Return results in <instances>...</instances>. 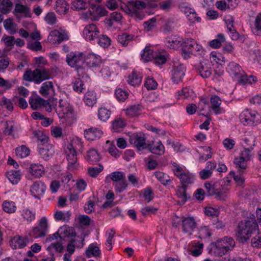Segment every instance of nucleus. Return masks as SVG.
I'll return each mask as SVG.
<instances>
[{
    "label": "nucleus",
    "mask_w": 261,
    "mask_h": 261,
    "mask_svg": "<svg viewBox=\"0 0 261 261\" xmlns=\"http://www.w3.org/2000/svg\"><path fill=\"white\" fill-rule=\"evenodd\" d=\"M238 229V240L242 243L246 242L252 234L258 230V225L254 215L250 213L246 219L239 223Z\"/></svg>",
    "instance_id": "f257e3e1"
},
{
    "label": "nucleus",
    "mask_w": 261,
    "mask_h": 261,
    "mask_svg": "<svg viewBox=\"0 0 261 261\" xmlns=\"http://www.w3.org/2000/svg\"><path fill=\"white\" fill-rule=\"evenodd\" d=\"M191 55L202 58L205 55L202 46L192 39H187L182 44V56L184 59H189Z\"/></svg>",
    "instance_id": "f03ea898"
},
{
    "label": "nucleus",
    "mask_w": 261,
    "mask_h": 261,
    "mask_svg": "<svg viewBox=\"0 0 261 261\" xmlns=\"http://www.w3.org/2000/svg\"><path fill=\"white\" fill-rule=\"evenodd\" d=\"M66 62L80 74L85 72V58L83 53L71 52L66 55Z\"/></svg>",
    "instance_id": "7ed1b4c3"
},
{
    "label": "nucleus",
    "mask_w": 261,
    "mask_h": 261,
    "mask_svg": "<svg viewBox=\"0 0 261 261\" xmlns=\"http://www.w3.org/2000/svg\"><path fill=\"white\" fill-rule=\"evenodd\" d=\"M23 79L27 81H34L39 84L43 81L50 78V72L48 69L44 68H37L33 71L27 70L23 74Z\"/></svg>",
    "instance_id": "20e7f679"
},
{
    "label": "nucleus",
    "mask_w": 261,
    "mask_h": 261,
    "mask_svg": "<svg viewBox=\"0 0 261 261\" xmlns=\"http://www.w3.org/2000/svg\"><path fill=\"white\" fill-rule=\"evenodd\" d=\"M220 182H215L213 184L206 182L204 184V187L206 190L208 195H215L216 198L219 200H225L227 197L226 193L229 189L225 186H221Z\"/></svg>",
    "instance_id": "39448f33"
},
{
    "label": "nucleus",
    "mask_w": 261,
    "mask_h": 261,
    "mask_svg": "<svg viewBox=\"0 0 261 261\" xmlns=\"http://www.w3.org/2000/svg\"><path fill=\"white\" fill-rule=\"evenodd\" d=\"M145 7L146 4L144 2L140 1H132L129 2L127 5L125 6L124 11L131 16H134L141 20L143 19L144 14L140 10L145 8Z\"/></svg>",
    "instance_id": "423d86ee"
},
{
    "label": "nucleus",
    "mask_w": 261,
    "mask_h": 261,
    "mask_svg": "<svg viewBox=\"0 0 261 261\" xmlns=\"http://www.w3.org/2000/svg\"><path fill=\"white\" fill-rule=\"evenodd\" d=\"M240 118L244 124L256 125L261 122V116L255 111L247 110L240 115Z\"/></svg>",
    "instance_id": "0eeeda50"
},
{
    "label": "nucleus",
    "mask_w": 261,
    "mask_h": 261,
    "mask_svg": "<svg viewBox=\"0 0 261 261\" xmlns=\"http://www.w3.org/2000/svg\"><path fill=\"white\" fill-rule=\"evenodd\" d=\"M174 167V172L175 175L180 180L182 186H187L186 185L191 184L194 180V176L189 171L185 172L182 168L178 164L174 163L173 164Z\"/></svg>",
    "instance_id": "6e6552de"
},
{
    "label": "nucleus",
    "mask_w": 261,
    "mask_h": 261,
    "mask_svg": "<svg viewBox=\"0 0 261 261\" xmlns=\"http://www.w3.org/2000/svg\"><path fill=\"white\" fill-rule=\"evenodd\" d=\"M47 227V219L45 217H42L40 219L38 225L34 228L29 234L35 238L44 237L46 235Z\"/></svg>",
    "instance_id": "1a4fd4ad"
},
{
    "label": "nucleus",
    "mask_w": 261,
    "mask_h": 261,
    "mask_svg": "<svg viewBox=\"0 0 261 261\" xmlns=\"http://www.w3.org/2000/svg\"><path fill=\"white\" fill-rule=\"evenodd\" d=\"M244 141V142L250 141V143H247V145H245L244 149L241 151L240 156L248 162L251 160L253 155L252 151L255 145V140L253 137L250 136L249 138H245Z\"/></svg>",
    "instance_id": "9d476101"
},
{
    "label": "nucleus",
    "mask_w": 261,
    "mask_h": 261,
    "mask_svg": "<svg viewBox=\"0 0 261 261\" xmlns=\"http://www.w3.org/2000/svg\"><path fill=\"white\" fill-rule=\"evenodd\" d=\"M129 143L134 145L139 150L146 148L147 144L143 134L134 133L129 137Z\"/></svg>",
    "instance_id": "9b49d317"
},
{
    "label": "nucleus",
    "mask_w": 261,
    "mask_h": 261,
    "mask_svg": "<svg viewBox=\"0 0 261 261\" xmlns=\"http://www.w3.org/2000/svg\"><path fill=\"white\" fill-rule=\"evenodd\" d=\"M185 68L183 64L174 62L172 77V81L174 83L178 84L182 81L185 74Z\"/></svg>",
    "instance_id": "f8f14e48"
},
{
    "label": "nucleus",
    "mask_w": 261,
    "mask_h": 261,
    "mask_svg": "<svg viewBox=\"0 0 261 261\" xmlns=\"http://www.w3.org/2000/svg\"><path fill=\"white\" fill-rule=\"evenodd\" d=\"M83 34L86 39L92 41L99 36V31L96 25L92 23L86 25Z\"/></svg>",
    "instance_id": "ddd939ff"
},
{
    "label": "nucleus",
    "mask_w": 261,
    "mask_h": 261,
    "mask_svg": "<svg viewBox=\"0 0 261 261\" xmlns=\"http://www.w3.org/2000/svg\"><path fill=\"white\" fill-rule=\"evenodd\" d=\"M182 229L184 232L191 235L196 227V223L193 217H182L181 219Z\"/></svg>",
    "instance_id": "4468645a"
},
{
    "label": "nucleus",
    "mask_w": 261,
    "mask_h": 261,
    "mask_svg": "<svg viewBox=\"0 0 261 261\" xmlns=\"http://www.w3.org/2000/svg\"><path fill=\"white\" fill-rule=\"evenodd\" d=\"M29 242L27 236H16L11 239L10 245L13 249H21L25 247Z\"/></svg>",
    "instance_id": "2eb2a0df"
},
{
    "label": "nucleus",
    "mask_w": 261,
    "mask_h": 261,
    "mask_svg": "<svg viewBox=\"0 0 261 261\" xmlns=\"http://www.w3.org/2000/svg\"><path fill=\"white\" fill-rule=\"evenodd\" d=\"M107 11L104 7L97 6L95 5L91 4L88 11L91 19L93 20H97L103 16L107 14Z\"/></svg>",
    "instance_id": "dca6fc26"
},
{
    "label": "nucleus",
    "mask_w": 261,
    "mask_h": 261,
    "mask_svg": "<svg viewBox=\"0 0 261 261\" xmlns=\"http://www.w3.org/2000/svg\"><path fill=\"white\" fill-rule=\"evenodd\" d=\"M196 69L203 78H207L212 74L211 64L208 61H202L200 62L195 66Z\"/></svg>",
    "instance_id": "f3484780"
},
{
    "label": "nucleus",
    "mask_w": 261,
    "mask_h": 261,
    "mask_svg": "<svg viewBox=\"0 0 261 261\" xmlns=\"http://www.w3.org/2000/svg\"><path fill=\"white\" fill-rule=\"evenodd\" d=\"M54 148L50 144L39 145V153L44 160H49L54 153Z\"/></svg>",
    "instance_id": "a211bd4d"
},
{
    "label": "nucleus",
    "mask_w": 261,
    "mask_h": 261,
    "mask_svg": "<svg viewBox=\"0 0 261 261\" xmlns=\"http://www.w3.org/2000/svg\"><path fill=\"white\" fill-rule=\"evenodd\" d=\"M67 39V36L58 30H54L50 32L48 36V40L53 44L60 43L63 40Z\"/></svg>",
    "instance_id": "6ab92c4d"
},
{
    "label": "nucleus",
    "mask_w": 261,
    "mask_h": 261,
    "mask_svg": "<svg viewBox=\"0 0 261 261\" xmlns=\"http://www.w3.org/2000/svg\"><path fill=\"white\" fill-rule=\"evenodd\" d=\"M102 135V132L96 127H91L84 132V136L88 140H94L99 139Z\"/></svg>",
    "instance_id": "aec40b11"
},
{
    "label": "nucleus",
    "mask_w": 261,
    "mask_h": 261,
    "mask_svg": "<svg viewBox=\"0 0 261 261\" xmlns=\"http://www.w3.org/2000/svg\"><path fill=\"white\" fill-rule=\"evenodd\" d=\"M46 186L45 184L41 181H37L34 182L31 186L30 191L35 197L42 195L45 192Z\"/></svg>",
    "instance_id": "412c9836"
},
{
    "label": "nucleus",
    "mask_w": 261,
    "mask_h": 261,
    "mask_svg": "<svg viewBox=\"0 0 261 261\" xmlns=\"http://www.w3.org/2000/svg\"><path fill=\"white\" fill-rule=\"evenodd\" d=\"M152 153L161 155L164 153L165 148L161 141L153 142L151 144H147V147Z\"/></svg>",
    "instance_id": "4be33fe9"
},
{
    "label": "nucleus",
    "mask_w": 261,
    "mask_h": 261,
    "mask_svg": "<svg viewBox=\"0 0 261 261\" xmlns=\"http://www.w3.org/2000/svg\"><path fill=\"white\" fill-rule=\"evenodd\" d=\"M186 191L187 186H178L176 190V194L180 199V201L178 202L180 205H183L190 198V196L187 194Z\"/></svg>",
    "instance_id": "5701e85b"
},
{
    "label": "nucleus",
    "mask_w": 261,
    "mask_h": 261,
    "mask_svg": "<svg viewBox=\"0 0 261 261\" xmlns=\"http://www.w3.org/2000/svg\"><path fill=\"white\" fill-rule=\"evenodd\" d=\"M143 109L141 105H132L125 110V114L131 118L138 117L141 114Z\"/></svg>",
    "instance_id": "b1692460"
},
{
    "label": "nucleus",
    "mask_w": 261,
    "mask_h": 261,
    "mask_svg": "<svg viewBox=\"0 0 261 261\" xmlns=\"http://www.w3.org/2000/svg\"><path fill=\"white\" fill-rule=\"evenodd\" d=\"M220 248H224L230 250V248L234 246V241L231 237H226L221 240H218L216 243Z\"/></svg>",
    "instance_id": "393cba45"
},
{
    "label": "nucleus",
    "mask_w": 261,
    "mask_h": 261,
    "mask_svg": "<svg viewBox=\"0 0 261 261\" xmlns=\"http://www.w3.org/2000/svg\"><path fill=\"white\" fill-rule=\"evenodd\" d=\"M228 69L232 75L239 79L242 76L243 74H244V72L241 67L238 64L234 62H231L229 63Z\"/></svg>",
    "instance_id": "a878e982"
},
{
    "label": "nucleus",
    "mask_w": 261,
    "mask_h": 261,
    "mask_svg": "<svg viewBox=\"0 0 261 261\" xmlns=\"http://www.w3.org/2000/svg\"><path fill=\"white\" fill-rule=\"evenodd\" d=\"M59 112L62 113V117L68 120L69 123H72L75 119L73 109L69 104L68 107L63 108L61 110H59Z\"/></svg>",
    "instance_id": "bb28decb"
},
{
    "label": "nucleus",
    "mask_w": 261,
    "mask_h": 261,
    "mask_svg": "<svg viewBox=\"0 0 261 261\" xmlns=\"http://www.w3.org/2000/svg\"><path fill=\"white\" fill-rule=\"evenodd\" d=\"M29 172L33 176L36 178H39L44 174L43 166L39 164H33L31 165L29 168Z\"/></svg>",
    "instance_id": "cd10ccee"
},
{
    "label": "nucleus",
    "mask_w": 261,
    "mask_h": 261,
    "mask_svg": "<svg viewBox=\"0 0 261 261\" xmlns=\"http://www.w3.org/2000/svg\"><path fill=\"white\" fill-rule=\"evenodd\" d=\"M212 108L216 114H219L221 113V108L220 106L221 103V99L217 95H213L211 98Z\"/></svg>",
    "instance_id": "c85d7f7f"
},
{
    "label": "nucleus",
    "mask_w": 261,
    "mask_h": 261,
    "mask_svg": "<svg viewBox=\"0 0 261 261\" xmlns=\"http://www.w3.org/2000/svg\"><path fill=\"white\" fill-rule=\"evenodd\" d=\"M101 254V251L99 247L93 243L90 244L86 251V255L87 257H99Z\"/></svg>",
    "instance_id": "c756f323"
},
{
    "label": "nucleus",
    "mask_w": 261,
    "mask_h": 261,
    "mask_svg": "<svg viewBox=\"0 0 261 261\" xmlns=\"http://www.w3.org/2000/svg\"><path fill=\"white\" fill-rule=\"evenodd\" d=\"M86 66L89 67H97L100 63L99 58L97 57L94 54H90L85 59Z\"/></svg>",
    "instance_id": "7c9ffc66"
},
{
    "label": "nucleus",
    "mask_w": 261,
    "mask_h": 261,
    "mask_svg": "<svg viewBox=\"0 0 261 261\" xmlns=\"http://www.w3.org/2000/svg\"><path fill=\"white\" fill-rule=\"evenodd\" d=\"M247 161L242 159L240 156L237 157L234 159L233 163L238 168L239 174H242L244 173L245 170L246 169L247 164Z\"/></svg>",
    "instance_id": "2f4dec72"
},
{
    "label": "nucleus",
    "mask_w": 261,
    "mask_h": 261,
    "mask_svg": "<svg viewBox=\"0 0 261 261\" xmlns=\"http://www.w3.org/2000/svg\"><path fill=\"white\" fill-rule=\"evenodd\" d=\"M86 159L88 162L92 164L98 162L100 157L97 150L91 149L87 151Z\"/></svg>",
    "instance_id": "473e14b6"
},
{
    "label": "nucleus",
    "mask_w": 261,
    "mask_h": 261,
    "mask_svg": "<svg viewBox=\"0 0 261 261\" xmlns=\"http://www.w3.org/2000/svg\"><path fill=\"white\" fill-rule=\"evenodd\" d=\"M68 9V5L65 0L57 1L55 10L57 13L60 14H64L66 13Z\"/></svg>",
    "instance_id": "72a5a7b5"
},
{
    "label": "nucleus",
    "mask_w": 261,
    "mask_h": 261,
    "mask_svg": "<svg viewBox=\"0 0 261 261\" xmlns=\"http://www.w3.org/2000/svg\"><path fill=\"white\" fill-rule=\"evenodd\" d=\"M155 54L156 53H154L150 47L146 46L141 54V59L145 62H149L153 60Z\"/></svg>",
    "instance_id": "f704fd0d"
},
{
    "label": "nucleus",
    "mask_w": 261,
    "mask_h": 261,
    "mask_svg": "<svg viewBox=\"0 0 261 261\" xmlns=\"http://www.w3.org/2000/svg\"><path fill=\"white\" fill-rule=\"evenodd\" d=\"M84 101L90 107L93 106L96 102V96L93 91H88L85 95Z\"/></svg>",
    "instance_id": "c9c22d12"
},
{
    "label": "nucleus",
    "mask_w": 261,
    "mask_h": 261,
    "mask_svg": "<svg viewBox=\"0 0 261 261\" xmlns=\"http://www.w3.org/2000/svg\"><path fill=\"white\" fill-rule=\"evenodd\" d=\"M54 86L51 82L47 81L44 83L40 87L39 92L43 96H46L49 94L50 90H53Z\"/></svg>",
    "instance_id": "e433bc0d"
},
{
    "label": "nucleus",
    "mask_w": 261,
    "mask_h": 261,
    "mask_svg": "<svg viewBox=\"0 0 261 261\" xmlns=\"http://www.w3.org/2000/svg\"><path fill=\"white\" fill-rule=\"evenodd\" d=\"M67 149L73 150L75 152L77 151L82 153L83 152V145L80 140L79 139L72 140L69 144L67 146Z\"/></svg>",
    "instance_id": "4c0bfd02"
},
{
    "label": "nucleus",
    "mask_w": 261,
    "mask_h": 261,
    "mask_svg": "<svg viewBox=\"0 0 261 261\" xmlns=\"http://www.w3.org/2000/svg\"><path fill=\"white\" fill-rule=\"evenodd\" d=\"M141 81L142 76H139L136 71H133L132 75H129L127 80L128 83L133 86L139 85Z\"/></svg>",
    "instance_id": "58836bf2"
},
{
    "label": "nucleus",
    "mask_w": 261,
    "mask_h": 261,
    "mask_svg": "<svg viewBox=\"0 0 261 261\" xmlns=\"http://www.w3.org/2000/svg\"><path fill=\"white\" fill-rule=\"evenodd\" d=\"M7 176L13 184H16L20 179V173L19 171H11L7 173Z\"/></svg>",
    "instance_id": "ea45409f"
},
{
    "label": "nucleus",
    "mask_w": 261,
    "mask_h": 261,
    "mask_svg": "<svg viewBox=\"0 0 261 261\" xmlns=\"http://www.w3.org/2000/svg\"><path fill=\"white\" fill-rule=\"evenodd\" d=\"M133 35H130L128 33H122L118 36V41L123 46H126L129 41L132 40Z\"/></svg>",
    "instance_id": "a19ab883"
},
{
    "label": "nucleus",
    "mask_w": 261,
    "mask_h": 261,
    "mask_svg": "<svg viewBox=\"0 0 261 261\" xmlns=\"http://www.w3.org/2000/svg\"><path fill=\"white\" fill-rule=\"evenodd\" d=\"M156 178L163 185H166L168 182H171L169 176L162 172L156 171L154 173Z\"/></svg>",
    "instance_id": "79ce46f5"
},
{
    "label": "nucleus",
    "mask_w": 261,
    "mask_h": 261,
    "mask_svg": "<svg viewBox=\"0 0 261 261\" xmlns=\"http://www.w3.org/2000/svg\"><path fill=\"white\" fill-rule=\"evenodd\" d=\"M15 152L17 156L23 158L28 156L30 154V150L26 146L22 145L16 148Z\"/></svg>",
    "instance_id": "37998d69"
},
{
    "label": "nucleus",
    "mask_w": 261,
    "mask_h": 261,
    "mask_svg": "<svg viewBox=\"0 0 261 261\" xmlns=\"http://www.w3.org/2000/svg\"><path fill=\"white\" fill-rule=\"evenodd\" d=\"M168 56V55L166 53L164 54L156 53L153 58V62L158 65L164 64L167 61Z\"/></svg>",
    "instance_id": "c03bdc74"
},
{
    "label": "nucleus",
    "mask_w": 261,
    "mask_h": 261,
    "mask_svg": "<svg viewBox=\"0 0 261 261\" xmlns=\"http://www.w3.org/2000/svg\"><path fill=\"white\" fill-rule=\"evenodd\" d=\"M44 102H46V100L41 97L31 98L29 100V103L33 110H36L38 107L42 106Z\"/></svg>",
    "instance_id": "a18cd8bd"
},
{
    "label": "nucleus",
    "mask_w": 261,
    "mask_h": 261,
    "mask_svg": "<svg viewBox=\"0 0 261 261\" xmlns=\"http://www.w3.org/2000/svg\"><path fill=\"white\" fill-rule=\"evenodd\" d=\"M88 4L83 0H76L72 3V9L76 11L86 9Z\"/></svg>",
    "instance_id": "49530a36"
},
{
    "label": "nucleus",
    "mask_w": 261,
    "mask_h": 261,
    "mask_svg": "<svg viewBox=\"0 0 261 261\" xmlns=\"http://www.w3.org/2000/svg\"><path fill=\"white\" fill-rule=\"evenodd\" d=\"M225 38L223 34H219L218 38L212 40L210 42V46L214 48H218L221 45L222 42H224Z\"/></svg>",
    "instance_id": "de8ad7c7"
},
{
    "label": "nucleus",
    "mask_w": 261,
    "mask_h": 261,
    "mask_svg": "<svg viewBox=\"0 0 261 261\" xmlns=\"http://www.w3.org/2000/svg\"><path fill=\"white\" fill-rule=\"evenodd\" d=\"M97 43L101 47L106 48L111 43V39L106 35H102L98 37Z\"/></svg>",
    "instance_id": "09e8293b"
},
{
    "label": "nucleus",
    "mask_w": 261,
    "mask_h": 261,
    "mask_svg": "<svg viewBox=\"0 0 261 261\" xmlns=\"http://www.w3.org/2000/svg\"><path fill=\"white\" fill-rule=\"evenodd\" d=\"M3 207L4 211L8 213L15 212L16 208L15 204L13 201H4L3 204Z\"/></svg>",
    "instance_id": "8fccbe9b"
},
{
    "label": "nucleus",
    "mask_w": 261,
    "mask_h": 261,
    "mask_svg": "<svg viewBox=\"0 0 261 261\" xmlns=\"http://www.w3.org/2000/svg\"><path fill=\"white\" fill-rule=\"evenodd\" d=\"M33 134L42 144H45L48 142V138L42 132L35 130L33 132Z\"/></svg>",
    "instance_id": "3c124183"
},
{
    "label": "nucleus",
    "mask_w": 261,
    "mask_h": 261,
    "mask_svg": "<svg viewBox=\"0 0 261 261\" xmlns=\"http://www.w3.org/2000/svg\"><path fill=\"white\" fill-rule=\"evenodd\" d=\"M126 125V123L123 119H118L113 121L112 128L115 132H118Z\"/></svg>",
    "instance_id": "603ef678"
},
{
    "label": "nucleus",
    "mask_w": 261,
    "mask_h": 261,
    "mask_svg": "<svg viewBox=\"0 0 261 261\" xmlns=\"http://www.w3.org/2000/svg\"><path fill=\"white\" fill-rule=\"evenodd\" d=\"M67 152V159L69 163V165H73L76 163L77 156L76 152L73 150L68 149Z\"/></svg>",
    "instance_id": "864d4df0"
},
{
    "label": "nucleus",
    "mask_w": 261,
    "mask_h": 261,
    "mask_svg": "<svg viewBox=\"0 0 261 261\" xmlns=\"http://www.w3.org/2000/svg\"><path fill=\"white\" fill-rule=\"evenodd\" d=\"M2 41L4 42L5 46L10 47V49H11L15 44V38L12 36L4 35L2 38Z\"/></svg>",
    "instance_id": "5fc2aeb1"
},
{
    "label": "nucleus",
    "mask_w": 261,
    "mask_h": 261,
    "mask_svg": "<svg viewBox=\"0 0 261 261\" xmlns=\"http://www.w3.org/2000/svg\"><path fill=\"white\" fill-rule=\"evenodd\" d=\"M114 186L116 191L122 192L126 189L128 184L125 178L115 182Z\"/></svg>",
    "instance_id": "6e6d98bb"
},
{
    "label": "nucleus",
    "mask_w": 261,
    "mask_h": 261,
    "mask_svg": "<svg viewBox=\"0 0 261 261\" xmlns=\"http://www.w3.org/2000/svg\"><path fill=\"white\" fill-rule=\"evenodd\" d=\"M106 143L107 144H110V146L108 148V151L111 154V155L113 156L115 158H118L119 157L120 152L117 149L115 144H114L110 141H107Z\"/></svg>",
    "instance_id": "4d7b16f0"
},
{
    "label": "nucleus",
    "mask_w": 261,
    "mask_h": 261,
    "mask_svg": "<svg viewBox=\"0 0 261 261\" xmlns=\"http://www.w3.org/2000/svg\"><path fill=\"white\" fill-rule=\"evenodd\" d=\"M115 94L116 98L120 101H124L128 97V95L127 91L123 90L120 88H118L116 90Z\"/></svg>",
    "instance_id": "13d9d810"
},
{
    "label": "nucleus",
    "mask_w": 261,
    "mask_h": 261,
    "mask_svg": "<svg viewBox=\"0 0 261 261\" xmlns=\"http://www.w3.org/2000/svg\"><path fill=\"white\" fill-rule=\"evenodd\" d=\"M15 11L17 13H24L25 16H30V9L25 6L17 4L15 5Z\"/></svg>",
    "instance_id": "bf43d9fd"
},
{
    "label": "nucleus",
    "mask_w": 261,
    "mask_h": 261,
    "mask_svg": "<svg viewBox=\"0 0 261 261\" xmlns=\"http://www.w3.org/2000/svg\"><path fill=\"white\" fill-rule=\"evenodd\" d=\"M111 112L107 109L101 108L98 110V117L103 121L107 120L110 116Z\"/></svg>",
    "instance_id": "052dcab7"
},
{
    "label": "nucleus",
    "mask_w": 261,
    "mask_h": 261,
    "mask_svg": "<svg viewBox=\"0 0 261 261\" xmlns=\"http://www.w3.org/2000/svg\"><path fill=\"white\" fill-rule=\"evenodd\" d=\"M0 105L10 111H12L13 110L12 102L5 96H3L0 101Z\"/></svg>",
    "instance_id": "680f3d73"
},
{
    "label": "nucleus",
    "mask_w": 261,
    "mask_h": 261,
    "mask_svg": "<svg viewBox=\"0 0 261 261\" xmlns=\"http://www.w3.org/2000/svg\"><path fill=\"white\" fill-rule=\"evenodd\" d=\"M109 176L110 179L115 182L125 178V177L124 173L120 171L113 172L109 175Z\"/></svg>",
    "instance_id": "e2e57ef3"
},
{
    "label": "nucleus",
    "mask_w": 261,
    "mask_h": 261,
    "mask_svg": "<svg viewBox=\"0 0 261 261\" xmlns=\"http://www.w3.org/2000/svg\"><path fill=\"white\" fill-rule=\"evenodd\" d=\"M103 169L101 165H99L98 167H90L88 168V173L90 176L95 177Z\"/></svg>",
    "instance_id": "0e129e2a"
},
{
    "label": "nucleus",
    "mask_w": 261,
    "mask_h": 261,
    "mask_svg": "<svg viewBox=\"0 0 261 261\" xmlns=\"http://www.w3.org/2000/svg\"><path fill=\"white\" fill-rule=\"evenodd\" d=\"M144 86L147 90H153L156 88L158 83L152 78L147 77L144 83Z\"/></svg>",
    "instance_id": "69168bd1"
},
{
    "label": "nucleus",
    "mask_w": 261,
    "mask_h": 261,
    "mask_svg": "<svg viewBox=\"0 0 261 261\" xmlns=\"http://www.w3.org/2000/svg\"><path fill=\"white\" fill-rule=\"evenodd\" d=\"M143 195L145 200L150 202L154 197V193L151 188L148 187L142 191Z\"/></svg>",
    "instance_id": "338daca9"
},
{
    "label": "nucleus",
    "mask_w": 261,
    "mask_h": 261,
    "mask_svg": "<svg viewBox=\"0 0 261 261\" xmlns=\"http://www.w3.org/2000/svg\"><path fill=\"white\" fill-rule=\"evenodd\" d=\"M13 102L17 105L21 109H24L28 107V103L25 99L17 96L13 98Z\"/></svg>",
    "instance_id": "774afa93"
}]
</instances>
